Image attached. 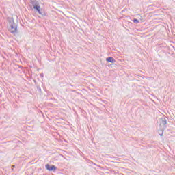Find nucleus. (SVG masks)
Segmentation results:
<instances>
[{"mask_svg": "<svg viewBox=\"0 0 175 175\" xmlns=\"http://www.w3.org/2000/svg\"><path fill=\"white\" fill-rule=\"evenodd\" d=\"M133 23H135V24H139V20H137V19H134V20H133Z\"/></svg>", "mask_w": 175, "mask_h": 175, "instance_id": "6", "label": "nucleus"}, {"mask_svg": "<svg viewBox=\"0 0 175 175\" xmlns=\"http://www.w3.org/2000/svg\"><path fill=\"white\" fill-rule=\"evenodd\" d=\"M45 167L49 172H55V170H57V167H55V165H51V166L50 165L46 164L45 165Z\"/></svg>", "mask_w": 175, "mask_h": 175, "instance_id": "3", "label": "nucleus"}, {"mask_svg": "<svg viewBox=\"0 0 175 175\" xmlns=\"http://www.w3.org/2000/svg\"><path fill=\"white\" fill-rule=\"evenodd\" d=\"M160 122H161V125H163V126H165L166 125V119H161Z\"/></svg>", "mask_w": 175, "mask_h": 175, "instance_id": "5", "label": "nucleus"}, {"mask_svg": "<svg viewBox=\"0 0 175 175\" xmlns=\"http://www.w3.org/2000/svg\"><path fill=\"white\" fill-rule=\"evenodd\" d=\"M8 29L12 32V33H14L16 31H17V25L14 23V20L13 18H10L8 19Z\"/></svg>", "mask_w": 175, "mask_h": 175, "instance_id": "1", "label": "nucleus"}, {"mask_svg": "<svg viewBox=\"0 0 175 175\" xmlns=\"http://www.w3.org/2000/svg\"><path fill=\"white\" fill-rule=\"evenodd\" d=\"M32 5L33 7V9L37 10L39 14H42V11L40 10V5H39V3H38V1L33 2Z\"/></svg>", "mask_w": 175, "mask_h": 175, "instance_id": "2", "label": "nucleus"}, {"mask_svg": "<svg viewBox=\"0 0 175 175\" xmlns=\"http://www.w3.org/2000/svg\"><path fill=\"white\" fill-rule=\"evenodd\" d=\"M106 61L107 62H111V64H114V62H116V59H114V58H113V57H107L106 59Z\"/></svg>", "mask_w": 175, "mask_h": 175, "instance_id": "4", "label": "nucleus"}]
</instances>
